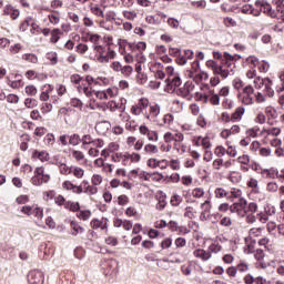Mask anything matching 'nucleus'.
I'll return each mask as SVG.
<instances>
[{
    "mask_svg": "<svg viewBox=\"0 0 284 284\" xmlns=\"http://www.w3.org/2000/svg\"><path fill=\"white\" fill-rule=\"evenodd\" d=\"M33 178H31V183L34 186H41L43 183H49L51 180L50 174L45 173V169L42 166L37 168L33 172Z\"/></svg>",
    "mask_w": 284,
    "mask_h": 284,
    "instance_id": "1",
    "label": "nucleus"
},
{
    "mask_svg": "<svg viewBox=\"0 0 284 284\" xmlns=\"http://www.w3.org/2000/svg\"><path fill=\"white\" fill-rule=\"evenodd\" d=\"M246 205H247V201L244 197H240L239 202H234L231 206H230V211L231 213H237L239 216H246L247 212H246Z\"/></svg>",
    "mask_w": 284,
    "mask_h": 284,
    "instance_id": "2",
    "label": "nucleus"
},
{
    "mask_svg": "<svg viewBox=\"0 0 284 284\" xmlns=\"http://www.w3.org/2000/svg\"><path fill=\"white\" fill-rule=\"evenodd\" d=\"M150 105V101L146 98L139 99V102L131 106V114L134 116H140L145 109H148Z\"/></svg>",
    "mask_w": 284,
    "mask_h": 284,
    "instance_id": "3",
    "label": "nucleus"
},
{
    "mask_svg": "<svg viewBox=\"0 0 284 284\" xmlns=\"http://www.w3.org/2000/svg\"><path fill=\"white\" fill-rule=\"evenodd\" d=\"M27 280L29 284H43L45 276L40 270H32L28 273Z\"/></svg>",
    "mask_w": 284,
    "mask_h": 284,
    "instance_id": "4",
    "label": "nucleus"
},
{
    "mask_svg": "<svg viewBox=\"0 0 284 284\" xmlns=\"http://www.w3.org/2000/svg\"><path fill=\"white\" fill-rule=\"evenodd\" d=\"M193 88L194 85L192 82H185L182 88L176 90V95L190 101L193 99V95L191 94V92H193Z\"/></svg>",
    "mask_w": 284,
    "mask_h": 284,
    "instance_id": "5",
    "label": "nucleus"
},
{
    "mask_svg": "<svg viewBox=\"0 0 284 284\" xmlns=\"http://www.w3.org/2000/svg\"><path fill=\"white\" fill-rule=\"evenodd\" d=\"M255 6L261 8V11L265 13L267 17L276 18L277 12L273 10L272 4L267 3L265 0H257Z\"/></svg>",
    "mask_w": 284,
    "mask_h": 284,
    "instance_id": "6",
    "label": "nucleus"
},
{
    "mask_svg": "<svg viewBox=\"0 0 284 284\" xmlns=\"http://www.w3.org/2000/svg\"><path fill=\"white\" fill-rule=\"evenodd\" d=\"M91 227L92 230L101 229V231H108V219L106 217H102L101 220L93 219L91 221Z\"/></svg>",
    "mask_w": 284,
    "mask_h": 284,
    "instance_id": "7",
    "label": "nucleus"
},
{
    "mask_svg": "<svg viewBox=\"0 0 284 284\" xmlns=\"http://www.w3.org/2000/svg\"><path fill=\"white\" fill-rule=\"evenodd\" d=\"M63 190L72 191L74 194H81L83 193V186H77L71 181H64L62 183Z\"/></svg>",
    "mask_w": 284,
    "mask_h": 284,
    "instance_id": "8",
    "label": "nucleus"
},
{
    "mask_svg": "<svg viewBox=\"0 0 284 284\" xmlns=\"http://www.w3.org/2000/svg\"><path fill=\"white\" fill-rule=\"evenodd\" d=\"M149 113H144V118L148 119L149 121L151 118H158L161 113V106L159 103H155L153 105H150Z\"/></svg>",
    "mask_w": 284,
    "mask_h": 284,
    "instance_id": "9",
    "label": "nucleus"
},
{
    "mask_svg": "<svg viewBox=\"0 0 284 284\" xmlns=\"http://www.w3.org/2000/svg\"><path fill=\"white\" fill-rule=\"evenodd\" d=\"M244 113H245V108H244V106H239V108L235 109V111L232 113V115H231V122H232V123L240 122L241 119L243 118Z\"/></svg>",
    "mask_w": 284,
    "mask_h": 284,
    "instance_id": "10",
    "label": "nucleus"
},
{
    "mask_svg": "<svg viewBox=\"0 0 284 284\" xmlns=\"http://www.w3.org/2000/svg\"><path fill=\"white\" fill-rule=\"evenodd\" d=\"M193 255L195 257L201 258L204 262L209 261L212 256L210 251H204V250H201V248H197V250L193 251Z\"/></svg>",
    "mask_w": 284,
    "mask_h": 284,
    "instance_id": "11",
    "label": "nucleus"
},
{
    "mask_svg": "<svg viewBox=\"0 0 284 284\" xmlns=\"http://www.w3.org/2000/svg\"><path fill=\"white\" fill-rule=\"evenodd\" d=\"M253 83L255 84L256 90H261L263 87L266 88L267 83H272L271 78H256Z\"/></svg>",
    "mask_w": 284,
    "mask_h": 284,
    "instance_id": "12",
    "label": "nucleus"
},
{
    "mask_svg": "<svg viewBox=\"0 0 284 284\" xmlns=\"http://www.w3.org/2000/svg\"><path fill=\"white\" fill-rule=\"evenodd\" d=\"M215 199L231 200V194L224 187H217L214 190Z\"/></svg>",
    "mask_w": 284,
    "mask_h": 284,
    "instance_id": "13",
    "label": "nucleus"
},
{
    "mask_svg": "<svg viewBox=\"0 0 284 284\" xmlns=\"http://www.w3.org/2000/svg\"><path fill=\"white\" fill-rule=\"evenodd\" d=\"M32 158L33 159H38L40 160L41 162H47L49 161V153L45 152V151H38V150H34L33 153H32Z\"/></svg>",
    "mask_w": 284,
    "mask_h": 284,
    "instance_id": "14",
    "label": "nucleus"
},
{
    "mask_svg": "<svg viewBox=\"0 0 284 284\" xmlns=\"http://www.w3.org/2000/svg\"><path fill=\"white\" fill-rule=\"evenodd\" d=\"M70 226H71V229H72V235L73 236H77L78 234H82V233H84V227L83 226H80L79 224H78V222H75V221H71V223H70Z\"/></svg>",
    "mask_w": 284,
    "mask_h": 284,
    "instance_id": "15",
    "label": "nucleus"
},
{
    "mask_svg": "<svg viewBox=\"0 0 284 284\" xmlns=\"http://www.w3.org/2000/svg\"><path fill=\"white\" fill-rule=\"evenodd\" d=\"M22 60H24L28 63L38 64L39 58L34 53H24L22 54Z\"/></svg>",
    "mask_w": 284,
    "mask_h": 284,
    "instance_id": "16",
    "label": "nucleus"
},
{
    "mask_svg": "<svg viewBox=\"0 0 284 284\" xmlns=\"http://www.w3.org/2000/svg\"><path fill=\"white\" fill-rule=\"evenodd\" d=\"M64 209L69 210L70 212L77 213L80 211V204H79V202L67 201L64 203Z\"/></svg>",
    "mask_w": 284,
    "mask_h": 284,
    "instance_id": "17",
    "label": "nucleus"
},
{
    "mask_svg": "<svg viewBox=\"0 0 284 284\" xmlns=\"http://www.w3.org/2000/svg\"><path fill=\"white\" fill-rule=\"evenodd\" d=\"M168 87L179 88L182 84L181 78L178 75H173V78L166 79Z\"/></svg>",
    "mask_w": 284,
    "mask_h": 284,
    "instance_id": "18",
    "label": "nucleus"
},
{
    "mask_svg": "<svg viewBox=\"0 0 284 284\" xmlns=\"http://www.w3.org/2000/svg\"><path fill=\"white\" fill-rule=\"evenodd\" d=\"M166 195L162 192V195L159 196L158 203L155 205L156 210L163 211L165 206H168V202L165 201Z\"/></svg>",
    "mask_w": 284,
    "mask_h": 284,
    "instance_id": "19",
    "label": "nucleus"
},
{
    "mask_svg": "<svg viewBox=\"0 0 284 284\" xmlns=\"http://www.w3.org/2000/svg\"><path fill=\"white\" fill-rule=\"evenodd\" d=\"M34 205H23L21 207H18V211L21 212L23 215L26 216H32L33 215V210H34Z\"/></svg>",
    "mask_w": 284,
    "mask_h": 284,
    "instance_id": "20",
    "label": "nucleus"
},
{
    "mask_svg": "<svg viewBox=\"0 0 284 284\" xmlns=\"http://www.w3.org/2000/svg\"><path fill=\"white\" fill-rule=\"evenodd\" d=\"M81 141H82L81 149L87 150L88 145H92L94 139L92 135L87 134V135H82Z\"/></svg>",
    "mask_w": 284,
    "mask_h": 284,
    "instance_id": "21",
    "label": "nucleus"
},
{
    "mask_svg": "<svg viewBox=\"0 0 284 284\" xmlns=\"http://www.w3.org/2000/svg\"><path fill=\"white\" fill-rule=\"evenodd\" d=\"M144 152L149 155L159 154L160 150L155 144H145Z\"/></svg>",
    "mask_w": 284,
    "mask_h": 284,
    "instance_id": "22",
    "label": "nucleus"
},
{
    "mask_svg": "<svg viewBox=\"0 0 284 284\" xmlns=\"http://www.w3.org/2000/svg\"><path fill=\"white\" fill-rule=\"evenodd\" d=\"M82 143L81 136L79 134L69 135V144L72 146H78Z\"/></svg>",
    "mask_w": 284,
    "mask_h": 284,
    "instance_id": "23",
    "label": "nucleus"
},
{
    "mask_svg": "<svg viewBox=\"0 0 284 284\" xmlns=\"http://www.w3.org/2000/svg\"><path fill=\"white\" fill-rule=\"evenodd\" d=\"M108 109L111 112H115L119 109V104L115 101H110L105 103V106L102 108V112H106Z\"/></svg>",
    "mask_w": 284,
    "mask_h": 284,
    "instance_id": "24",
    "label": "nucleus"
},
{
    "mask_svg": "<svg viewBox=\"0 0 284 284\" xmlns=\"http://www.w3.org/2000/svg\"><path fill=\"white\" fill-rule=\"evenodd\" d=\"M182 201H183V197L180 194L175 193L171 197V205L173 207H179L181 205Z\"/></svg>",
    "mask_w": 284,
    "mask_h": 284,
    "instance_id": "25",
    "label": "nucleus"
},
{
    "mask_svg": "<svg viewBox=\"0 0 284 284\" xmlns=\"http://www.w3.org/2000/svg\"><path fill=\"white\" fill-rule=\"evenodd\" d=\"M30 26H33V19L31 17H28L21 23V26L19 27V30H21L22 32H26Z\"/></svg>",
    "mask_w": 284,
    "mask_h": 284,
    "instance_id": "26",
    "label": "nucleus"
},
{
    "mask_svg": "<svg viewBox=\"0 0 284 284\" xmlns=\"http://www.w3.org/2000/svg\"><path fill=\"white\" fill-rule=\"evenodd\" d=\"M211 97L209 95V101L212 105H220V95L215 94L214 91H210Z\"/></svg>",
    "mask_w": 284,
    "mask_h": 284,
    "instance_id": "27",
    "label": "nucleus"
},
{
    "mask_svg": "<svg viewBox=\"0 0 284 284\" xmlns=\"http://www.w3.org/2000/svg\"><path fill=\"white\" fill-rule=\"evenodd\" d=\"M24 105L28 109H33L38 106V100L37 99H32V98H27L24 100Z\"/></svg>",
    "mask_w": 284,
    "mask_h": 284,
    "instance_id": "28",
    "label": "nucleus"
},
{
    "mask_svg": "<svg viewBox=\"0 0 284 284\" xmlns=\"http://www.w3.org/2000/svg\"><path fill=\"white\" fill-rule=\"evenodd\" d=\"M195 58H196V60L193 62V64H192V68L194 69V71H196V68H200V61H199V59L200 60H203V59H205V53H203V52H197L196 54H195Z\"/></svg>",
    "mask_w": 284,
    "mask_h": 284,
    "instance_id": "29",
    "label": "nucleus"
},
{
    "mask_svg": "<svg viewBox=\"0 0 284 284\" xmlns=\"http://www.w3.org/2000/svg\"><path fill=\"white\" fill-rule=\"evenodd\" d=\"M24 92L29 97H36L38 94V89L34 85H27Z\"/></svg>",
    "mask_w": 284,
    "mask_h": 284,
    "instance_id": "30",
    "label": "nucleus"
},
{
    "mask_svg": "<svg viewBox=\"0 0 284 284\" xmlns=\"http://www.w3.org/2000/svg\"><path fill=\"white\" fill-rule=\"evenodd\" d=\"M71 174H73V176L77 179H83L84 170L78 166H73Z\"/></svg>",
    "mask_w": 284,
    "mask_h": 284,
    "instance_id": "31",
    "label": "nucleus"
},
{
    "mask_svg": "<svg viewBox=\"0 0 284 284\" xmlns=\"http://www.w3.org/2000/svg\"><path fill=\"white\" fill-rule=\"evenodd\" d=\"M126 43H128V41L125 39L118 40L119 52L121 55H125V53H126V51H125Z\"/></svg>",
    "mask_w": 284,
    "mask_h": 284,
    "instance_id": "32",
    "label": "nucleus"
},
{
    "mask_svg": "<svg viewBox=\"0 0 284 284\" xmlns=\"http://www.w3.org/2000/svg\"><path fill=\"white\" fill-rule=\"evenodd\" d=\"M77 216L82 221H88L92 216L91 211H79Z\"/></svg>",
    "mask_w": 284,
    "mask_h": 284,
    "instance_id": "33",
    "label": "nucleus"
},
{
    "mask_svg": "<svg viewBox=\"0 0 284 284\" xmlns=\"http://www.w3.org/2000/svg\"><path fill=\"white\" fill-rule=\"evenodd\" d=\"M164 162H165V160L149 159L148 166L155 169L158 166H161V164Z\"/></svg>",
    "mask_w": 284,
    "mask_h": 284,
    "instance_id": "34",
    "label": "nucleus"
},
{
    "mask_svg": "<svg viewBox=\"0 0 284 284\" xmlns=\"http://www.w3.org/2000/svg\"><path fill=\"white\" fill-rule=\"evenodd\" d=\"M45 59L50 60L52 65L58 64V53H55V52L47 53Z\"/></svg>",
    "mask_w": 284,
    "mask_h": 284,
    "instance_id": "35",
    "label": "nucleus"
},
{
    "mask_svg": "<svg viewBox=\"0 0 284 284\" xmlns=\"http://www.w3.org/2000/svg\"><path fill=\"white\" fill-rule=\"evenodd\" d=\"M125 154L132 163H139L141 161L140 153H125Z\"/></svg>",
    "mask_w": 284,
    "mask_h": 284,
    "instance_id": "36",
    "label": "nucleus"
},
{
    "mask_svg": "<svg viewBox=\"0 0 284 284\" xmlns=\"http://www.w3.org/2000/svg\"><path fill=\"white\" fill-rule=\"evenodd\" d=\"M61 34V30L60 29H53L51 32V42L52 43H57L59 42L60 36Z\"/></svg>",
    "mask_w": 284,
    "mask_h": 284,
    "instance_id": "37",
    "label": "nucleus"
},
{
    "mask_svg": "<svg viewBox=\"0 0 284 284\" xmlns=\"http://www.w3.org/2000/svg\"><path fill=\"white\" fill-rule=\"evenodd\" d=\"M172 242H173L172 237H165V239L162 241V243H160V247H161L162 250L170 248V247L172 246Z\"/></svg>",
    "mask_w": 284,
    "mask_h": 284,
    "instance_id": "38",
    "label": "nucleus"
},
{
    "mask_svg": "<svg viewBox=\"0 0 284 284\" xmlns=\"http://www.w3.org/2000/svg\"><path fill=\"white\" fill-rule=\"evenodd\" d=\"M54 203L58 206H65L68 201L65 200V197L63 195L59 194L58 196L54 197Z\"/></svg>",
    "mask_w": 284,
    "mask_h": 284,
    "instance_id": "39",
    "label": "nucleus"
},
{
    "mask_svg": "<svg viewBox=\"0 0 284 284\" xmlns=\"http://www.w3.org/2000/svg\"><path fill=\"white\" fill-rule=\"evenodd\" d=\"M214 74H220L223 79H226L230 74V70L224 69L223 67L220 65V68H217Z\"/></svg>",
    "mask_w": 284,
    "mask_h": 284,
    "instance_id": "40",
    "label": "nucleus"
},
{
    "mask_svg": "<svg viewBox=\"0 0 284 284\" xmlns=\"http://www.w3.org/2000/svg\"><path fill=\"white\" fill-rule=\"evenodd\" d=\"M257 67L261 73H266L271 68L270 62H266V61L260 62Z\"/></svg>",
    "mask_w": 284,
    "mask_h": 284,
    "instance_id": "41",
    "label": "nucleus"
},
{
    "mask_svg": "<svg viewBox=\"0 0 284 284\" xmlns=\"http://www.w3.org/2000/svg\"><path fill=\"white\" fill-rule=\"evenodd\" d=\"M176 248H183L186 246V239L185 237H176L174 241Z\"/></svg>",
    "mask_w": 284,
    "mask_h": 284,
    "instance_id": "42",
    "label": "nucleus"
},
{
    "mask_svg": "<svg viewBox=\"0 0 284 284\" xmlns=\"http://www.w3.org/2000/svg\"><path fill=\"white\" fill-rule=\"evenodd\" d=\"M91 13L95 17H101L104 18V12L101 8H99L98 6L95 7H91Z\"/></svg>",
    "mask_w": 284,
    "mask_h": 284,
    "instance_id": "43",
    "label": "nucleus"
},
{
    "mask_svg": "<svg viewBox=\"0 0 284 284\" xmlns=\"http://www.w3.org/2000/svg\"><path fill=\"white\" fill-rule=\"evenodd\" d=\"M163 180V174L159 173V172H154L150 174V181L160 183Z\"/></svg>",
    "mask_w": 284,
    "mask_h": 284,
    "instance_id": "44",
    "label": "nucleus"
},
{
    "mask_svg": "<svg viewBox=\"0 0 284 284\" xmlns=\"http://www.w3.org/2000/svg\"><path fill=\"white\" fill-rule=\"evenodd\" d=\"M32 215L38 220H42L43 217V210L41 207L34 206L32 211Z\"/></svg>",
    "mask_w": 284,
    "mask_h": 284,
    "instance_id": "45",
    "label": "nucleus"
},
{
    "mask_svg": "<svg viewBox=\"0 0 284 284\" xmlns=\"http://www.w3.org/2000/svg\"><path fill=\"white\" fill-rule=\"evenodd\" d=\"M193 197L201 199L203 195H205V191L202 187H195L192 192Z\"/></svg>",
    "mask_w": 284,
    "mask_h": 284,
    "instance_id": "46",
    "label": "nucleus"
},
{
    "mask_svg": "<svg viewBox=\"0 0 284 284\" xmlns=\"http://www.w3.org/2000/svg\"><path fill=\"white\" fill-rule=\"evenodd\" d=\"M206 68H211L213 70V73L219 70L221 65L217 64V62L210 60L205 62Z\"/></svg>",
    "mask_w": 284,
    "mask_h": 284,
    "instance_id": "47",
    "label": "nucleus"
},
{
    "mask_svg": "<svg viewBox=\"0 0 284 284\" xmlns=\"http://www.w3.org/2000/svg\"><path fill=\"white\" fill-rule=\"evenodd\" d=\"M103 182V179L101 175L98 174H93L92 179H91V183L93 186H98Z\"/></svg>",
    "mask_w": 284,
    "mask_h": 284,
    "instance_id": "48",
    "label": "nucleus"
},
{
    "mask_svg": "<svg viewBox=\"0 0 284 284\" xmlns=\"http://www.w3.org/2000/svg\"><path fill=\"white\" fill-rule=\"evenodd\" d=\"M195 101H201L203 103H207L209 102V95H204L202 93L196 92L194 95Z\"/></svg>",
    "mask_w": 284,
    "mask_h": 284,
    "instance_id": "49",
    "label": "nucleus"
},
{
    "mask_svg": "<svg viewBox=\"0 0 284 284\" xmlns=\"http://www.w3.org/2000/svg\"><path fill=\"white\" fill-rule=\"evenodd\" d=\"M24 82L22 81V79H18V80H13V82L11 83V87L13 90H18L20 88H23Z\"/></svg>",
    "mask_w": 284,
    "mask_h": 284,
    "instance_id": "50",
    "label": "nucleus"
},
{
    "mask_svg": "<svg viewBox=\"0 0 284 284\" xmlns=\"http://www.w3.org/2000/svg\"><path fill=\"white\" fill-rule=\"evenodd\" d=\"M242 103L244 105H253L254 104V99L252 95H243L242 97Z\"/></svg>",
    "mask_w": 284,
    "mask_h": 284,
    "instance_id": "51",
    "label": "nucleus"
},
{
    "mask_svg": "<svg viewBox=\"0 0 284 284\" xmlns=\"http://www.w3.org/2000/svg\"><path fill=\"white\" fill-rule=\"evenodd\" d=\"M168 227H169V230H171V232H179V229H180L179 223L173 220L169 221Z\"/></svg>",
    "mask_w": 284,
    "mask_h": 284,
    "instance_id": "52",
    "label": "nucleus"
},
{
    "mask_svg": "<svg viewBox=\"0 0 284 284\" xmlns=\"http://www.w3.org/2000/svg\"><path fill=\"white\" fill-rule=\"evenodd\" d=\"M128 202H130V199H129L125 194H121V195L118 197V204H119L120 206L126 205Z\"/></svg>",
    "mask_w": 284,
    "mask_h": 284,
    "instance_id": "53",
    "label": "nucleus"
},
{
    "mask_svg": "<svg viewBox=\"0 0 284 284\" xmlns=\"http://www.w3.org/2000/svg\"><path fill=\"white\" fill-rule=\"evenodd\" d=\"M175 62L178 65H186L187 64V59L185 58V55H182V53L180 55L176 57Z\"/></svg>",
    "mask_w": 284,
    "mask_h": 284,
    "instance_id": "54",
    "label": "nucleus"
},
{
    "mask_svg": "<svg viewBox=\"0 0 284 284\" xmlns=\"http://www.w3.org/2000/svg\"><path fill=\"white\" fill-rule=\"evenodd\" d=\"M60 168V173L63 174V175H69V174H72V169L73 166L71 168H68L67 164H63Z\"/></svg>",
    "mask_w": 284,
    "mask_h": 284,
    "instance_id": "55",
    "label": "nucleus"
},
{
    "mask_svg": "<svg viewBox=\"0 0 284 284\" xmlns=\"http://www.w3.org/2000/svg\"><path fill=\"white\" fill-rule=\"evenodd\" d=\"M70 104L72 108H79V109L83 108V102H81L78 98H72L70 100Z\"/></svg>",
    "mask_w": 284,
    "mask_h": 284,
    "instance_id": "56",
    "label": "nucleus"
},
{
    "mask_svg": "<svg viewBox=\"0 0 284 284\" xmlns=\"http://www.w3.org/2000/svg\"><path fill=\"white\" fill-rule=\"evenodd\" d=\"M121 74H124L125 77H130L133 72V68L131 65L122 67Z\"/></svg>",
    "mask_w": 284,
    "mask_h": 284,
    "instance_id": "57",
    "label": "nucleus"
},
{
    "mask_svg": "<svg viewBox=\"0 0 284 284\" xmlns=\"http://www.w3.org/2000/svg\"><path fill=\"white\" fill-rule=\"evenodd\" d=\"M168 26L172 27L173 29H178L180 26V21L178 19L174 18H169L168 19Z\"/></svg>",
    "mask_w": 284,
    "mask_h": 284,
    "instance_id": "58",
    "label": "nucleus"
},
{
    "mask_svg": "<svg viewBox=\"0 0 284 284\" xmlns=\"http://www.w3.org/2000/svg\"><path fill=\"white\" fill-rule=\"evenodd\" d=\"M17 204L19 205H24L26 203L29 202V196L28 195H19L16 200Z\"/></svg>",
    "mask_w": 284,
    "mask_h": 284,
    "instance_id": "59",
    "label": "nucleus"
},
{
    "mask_svg": "<svg viewBox=\"0 0 284 284\" xmlns=\"http://www.w3.org/2000/svg\"><path fill=\"white\" fill-rule=\"evenodd\" d=\"M19 100H20L19 95H14V94L7 95V102L9 103L17 104L19 103Z\"/></svg>",
    "mask_w": 284,
    "mask_h": 284,
    "instance_id": "60",
    "label": "nucleus"
},
{
    "mask_svg": "<svg viewBox=\"0 0 284 284\" xmlns=\"http://www.w3.org/2000/svg\"><path fill=\"white\" fill-rule=\"evenodd\" d=\"M22 49H23L22 44L16 43V44L11 45V48L9 50H11V52L13 54H18Z\"/></svg>",
    "mask_w": 284,
    "mask_h": 284,
    "instance_id": "61",
    "label": "nucleus"
},
{
    "mask_svg": "<svg viewBox=\"0 0 284 284\" xmlns=\"http://www.w3.org/2000/svg\"><path fill=\"white\" fill-rule=\"evenodd\" d=\"M105 243L112 247L118 245V239L115 236H109L105 240Z\"/></svg>",
    "mask_w": 284,
    "mask_h": 284,
    "instance_id": "62",
    "label": "nucleus"
},
{
    "mask_svg": "<svg viewBox=\"0 0 284 284\" xmlns=\"http://www.w3.org/2000/svg\"><path fill=\"white\" fill-rule=\"evenodd\" d=\"M146 136L149 141H154V142L159 141V133H156L155 131L149 132Z\"/></svg>",
    "mask_w": 284,
    "mask_h": 284,
    "instance_id": "63",
    "label": "nucleus"
},
{
    "mask_svg": "<svg viewBox=\"0 0 284 284\" xmlns=\"http://www.w3.org/2000/svg\"><path fill=\"white\" fill-rule=\"evenodd\" d=\"M72 156L74 160H78V161L84 160V153L80 151H73Z\"/></svg>",
    "mask_w": 284,
    "mask_h": 284,
    "instance_id": "64",
    "label": "nucleus"
}]
</instances>
